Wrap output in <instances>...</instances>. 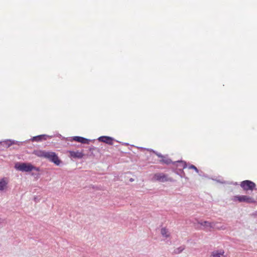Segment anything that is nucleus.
<instances>
[{"label":"nucleus","instance_id":"1","mask_svg":"<svg viewBox=\"0 0 257 257\" xmlns=\"http://www.w3.org/2000/svg\"><path fill=\"white\" fill-rule=\"evenodd\" d=\"M32 154L38 157L47 159L57 166H59L61 163L58 156L54 152L37 150H34Z\"/></svg>","mask_w":257,"mask_h":257},{"label":"nucleus","instance_id":"2","mask_svg":"<svg viewBox=\"0 0 257 257\" xmlns=\"http://www.w3.org/2000/svg\"><path fill=\"white\" fill-rule=\"evenodd\" d=\"M155 155L159 158H161V159L159 160V162L161 164H165L166 165L173 164L177 167H179L180 166V164H182L183 168H187V164L185 161L179 160L177 161H172V160L169 157L168 155H163L160 153H155Z\"/></svg>","mask_w":257,"mask_h":257},{"label":"nucleus","instance_id":"3","mask_svg":"<svg viewBox=\"0 0 257 257\" xmlns=\"http://www.w3.org/2000/svg\"><path fill=\"white\" fill-rule=\"evenodd\" d=\"M232 200L233 202L238 201L239 203H255L256 202L253 197L248 195H235L233 196Z\"/></svg>","mask_w":257,"mask_h":257},{"label":"nucleus","instance_id":"4","mask_svg":"<svg viewBox=\"0 0 257 257\" xmlns=\"http://www.w3.org/2000/svg\"><path fill=\"white\" fill-rule=\"evenodd\" d=\"M240 186L243 191L247 192L248 191H252L255 189L256 184L250 180H246L241 182Z\"/></svg>","mask_w":257,"mask_h":257},{"label":"nucleus","instance_id":"5","mask_svg":"<svg viewBox=\"0 0 257 257\" xmlns=\"http://www.w3.org/2000/svg\"><path fill=\"white\" fill-rule=\"evenodd\" d=\"M32 164L29 163H17L15 164V168L17 170L29 172L32 171Z\"/></svg>","mask_w":257,"mask_h":257},{"label":"nucleus","instance_id":"6","mask_svg":"<svg viewBox=\"0 0 257 257\" xmlns=\"http://www.w3.org/2000/svg\"><path fill=\"white\" fill-rule=\"evenodd\" d=\"M181 166L182 167V169L177 168L178 167L176 166V167H172L171 168V170L173 173L179 175L181 178H184L186 180L188 181L189 178L186 176L185 173L183 170L184 168H183L182 164H180V166L179 167Z\"/></svg>","mask_w":257,"mask_h":257},{"label":"nucleus","instance_id":"7","mask_svg":"<svg viewBox=\"0 0 257 257\" xmlns=\"http://www.w3.org/2000/svg\"><path fill=\"white\" fill-rule=\"evenodd\" d=\"M167 174L163 173H158L154 175L153 180L160 182H167Z\"/></svg>","mask_w":257,"mask_h":257},{"label":"nucleus","instance_id":"8","mask_svg":"<svg viewBox=\"0 0 257 257\" xmlns=\"http://www.w3.org/2000/svg\"><path fill=\"white\" fill-rule=\"evenodd\" d=\"M113 138L109 136H101L98 138L99 142L105 143L109 145H113Z\"/></svg>","mask_w":257,"mask_h":257},{"label":"nucleus","instance_id":"9","mask_svg":"<svg viewBox=\"0 0 257 257\" xmlns=\"http://www.w3.org/2000/svg\"><path fill=\"white\" fill-rule=\"evenodd\" d=\"M60 136L62 137V140L65 141V142H72L73 141H76L77 142L80 143V136H75L67 138L62 137L61 135Z\"/></svg>","mask_w":257,"mask_h":257},{"label":"nucleus","instance_id":"10","mask_svg":"<svg viewBox=\"0 0 257 257\" xmlns=\"http://www.w3.org/2000/svg\"><path fill=\"white\" fill-rule=\"evenodd\" d=\"M8 184V179L6 177H4L0 180V191L4 190Z\"/></svg>","mask_w":257,"mask_h":257},{"label":"nucleus","instance_id":"11","mask_svg":"<svg viewBox=\"0 0 257 257\" xmlns=\"http://www.w3.org/2000/svg\"><path fill=\"white\" fill-rule=\"evenodd\" d=\"M70 156L71 158L76 159H80V152H79L78 151H69Z\"/></svg>","mask_w":257,"mask_h":257},{"label":"nucleus","instance_id":"12","mask_svg":"<svg viewBox=\"0 0 257 257\" xmlns=\"http://www.w3.org/2000/svg\"><path fill=\"white\" fill-rule=\"evenodd\" d=\"M89 150L91 153V155H93V156H95L97 154L99 153V149L92 146H91L89 147Z\"/></svg>","mask_w":257,"mask_h":257},{"label":"nucleus","instance_id":"13","mask_svg":"<svg viewBox=\"0 0 257 257\" xmlns=\"http://www.w3.org/2000/svg\"><path fill=\"white\" fill-rule=\"evenodd\" d=\"M224 253L223 250H215L212 252L211 256L212 257H221V255H223Z\"/></svg>","mask_w":257,"mask_h":257},{"label":"nucleus","instance_id":"14","mask_svg":"<svg viewBox=\"0 0 257 257\" xmlns=\"http://www.w3.org/2000/svg\"><path fill=\"white\" fill-rule=\"evenodd\" d=\"M13 143V142H11V140H8L3 142H0V144H1L4 147L7 148L12 146Z\"/></svg>","mask_w":257,"mask_h":257},{"label":"nucleus","instance_id":"15","mask_svg":"<svg viewBox=\"0 0 257 257\" xmlns=\"http://www.w3.org/2000/svg\"><path fill=\"white\" fill-rule=\"evenodd\" d=\"M199 223L204 226L209 227L210 228H213V223L207 221H202L199 222Z\"/></svg>","mask_w":257,"mask_h":257},{"label":"nucleus","instance_id":"16","mask_svg":"<svg viewBox=\"0 0 257 257\" xmlns=\"http://www.w3.org/2000/svg\"><path fill=\"white\" fill-rule=\"evenodd\" d=\"M161 233L162 235V236L167 238L169 237L170 234H168V230L167 228L163 227L161 229Z\"/></svg>","mask_w":257,"mask_h":257},{"label":"nucleus","instance_id":"17","mask_svg":"<svg viewBox=\"0 0 257 257\" xmlns=\"http://www.w3.org/2000/svg\"><path fill=\"white\" fill-rule=\"evenodd\" d=\"M185 249V246L184 245L180 246V247L176 248L173 253L175 254H179L181 253L184 249Z\"/></svg>","mask_w":257,"mask_h":257},{"label":"nucleus","instance_id":"18","mask_svg":"<svg viewBox=\"0 0 257 257\" xmlns=\"http://www.w3.org/2000/svg\"><path fill=\"white\" fill-rule=\"evenodd\" d=\"M31 140L33 142H41L42 141L41 135H38L37 136L33 137L31 139Z\"/></svg>","mask_w":257,"mask_h":257},{"label":"nucleus","instance_id":"19","mask_svg":"<svg viewBox=\"0 0 257 257\" xmlns=\"http://www.w3.org/2000/svg\"><path fill=\"white\" fill-rule=\"evenodd\" d=\"M91 141H92V140L81 137V144H89Z\"/></svg>","mask_w":257,"mask_h":257},{"label":"nucleus","instance_id":"20","mask_svg":"<svg viewBox=\"0 0 257 257\" xmlns=\"http://www.w3.org/2000/svg\"><path fill=\"white\" fill-rule=\"evenodd\" d=\"M188 167V168L189 169H193L194 170L196 173H200V170H199L197 167L196 166H195L194 165H192V164H190V165H189V166H187V167Z\"/></svg>","mask_w":257,"mask_h":257},{"label":"nucleus","instance_id":"21","mask_svg":"<svg viewBox=\"0 0 257 257\" xmlns=\"http://www.w3.org/2000/svg\"><path fill=\"white\" fill-rule=\"evenodd\" d=\"M6 219L5 218H0V228H2L4 226V225L6 224Z\"/></svg>","mask_w":257,"mask_h":257},{"label":"nucleus","instance_id":"22","mask_svg":"<svg viewBox=\"0 0 257 257\" xmlns=\"http://www.w3.org/2000/svg\"><path fill=\"white\" fill-rule=\"evenodd\" d=\"M42 140H46L48 138H51L52 137L47 135H41Z\"/></svg>","mask_w":257,"mask_h":257},{"label":"nucleus","instance_id":"23","mask_svg":"<svg viewBox=\"0 0 257 257\" xmlns=\"http://www.w3.org/2000/svg\"><path fill=\"white\" fill-rule=\"evenodd\" d=\"M31 167L32 168V170H35V171H36L38 172H39L41 171V169L39 167H35V166H33V165H32Z\"/></svg>","mask_w":257,"mask_h":257},{"label":"nucleus","instance_id":"24","mask_svg":"<svg viewBox=\"0 0 257 257\" xmlns=\"http://www.w3.org/2000/svg\"><path fill=\"white\" fill-rule=\"evenodd\" d=\"M11 142L14 143L13 144V145H18L19 146L22 144V142H18V141H14V140H11Z\"/></svg>","mask_w":257,"mask_h":257},{"label":"nucleus","instance_id":"25","mask_svg":"<svg viewBox=\"0 0 257 257\" xmlns=\"http://www.w3.org/2000/svg\"><path fill=\"white\" fill-rule=\"evenodd\" d=\"M167 182L168 181L171 182H176L175 180L173 179L172 178L168 177V176H167Z\"/></svg>","mask_w":257,"mask_h":257},{"label":"nucleus","instance_id":"26","mask_svg":"<svg viewBox=\"0 0 257 257\" xmlns=\"http://www.w3.org/2000/svg\"><path fill=\"white\" fill-rule=\"evenodd\" d=\"M147 151H150V152H153L154 154H155V153H159V152L153 150V149H147Z\"/></svg>","mask_w":257,"mask_h":257},{"label":"nucleus","instance_id":"27","mask_svg":"<svg viewBox=\"0 0 257 257\" xmlns=\"http://www.w3.org/2000/svg\"><path fill=\"white\" fill-rule=\"evenodd\" d=\"M198 175L200 176H204V173L203 171H200V173H198Z\"/></svg>","mask_w":257,"mask_h":257},{"label":"nucleus","instance_id":"28","mask_svg":"<svg viewBox=\"0 0 257 257\" xmlns=\"http://www.w3.org/2000/svg\"><path fill=\"white\" fill-rule=\"evenodd\" d=\"M252 215L254 216V217H257V211H256L252 213Z\"/></svg>","mask_w":257,"mask_h":257},{"label":"nucleus","instance_id":"29","mask_svg":"<svg viewBox=\"0 0 257 257\" xmlns=\"http://www.w3.org/2000/svg\"><path fill=\"white\" fill-rule=\"evenodd\" d=\"M142 150H147V148H143V147H140L139 148Z\"/></svg>","mask_w":257,"mask_h":257},{"label":"nucleus","instance_id":"30","mask_svg":"<svg viewBox=\"0 0 257 257\" xmlns=\"http://www.w3.org/2000/svg\"><path fill=\"white\" fill-rule=\"evenodd\" d=\"M81 158H82L83 156L84 155V154L83 153V150H81Z\"/></svg>","mask_w":257,"mask_h":257},{"label":"nucleus","instance_id":"31","mask_svg":"<svg viewBox=\"0 0 257 257\" xmlns=\"http://www.w3.org/2000/svg\"><path fill=\"white\" fill-rule=\"evenodd\" d=\"M233 184L234 185H238L237 182H234V183H233Z\"/></svg>","mask_w":257,"mask_h":257},{"label":"nucleus","instance_id":"32","mask_svg":"<svg viewBox=\"0 0 257 257\" xmlns=\"http://www.w3.org/2000/svg\"><path fill=\"white\" fill-rule=\"evenodd\" d=\"M124 145H125V146H128V143H124Z\"/></svg>","mask_w":257,"mask_h":257},{"label":"nucleus","instance_id":"33","mask_svg":"<svg viewBox=\"0 0 257 257\" xmlns=\"http://www.w3.org/2000/svg\"><path fill=\"white\" fill-rule=\"evenodd\" d=\"M134 181V179H133L131 178V179H130V181L132 182V181Z\"/></svg>","mask_w":257,"mask_h":257}]
</instances>
